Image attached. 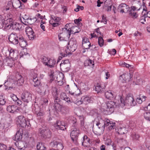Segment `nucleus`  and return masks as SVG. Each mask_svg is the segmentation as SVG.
Listing matches in <instances>:
<instances>
[{
    "instance_id": "0eeeda50",
    "label": "nucleus",
    "mask_w": 150,
    "mask_h": 150,
    "mask_svg": "<svg viewBox=\"0 0 150 150\" xmlns=\"http://www.w3.org/2000/svg\"><path fill=\"white\" fill-rule=\"evenodd\" d=\"M106 105V111L109 114H111L114 112V108L116 106L115 103L112 101H108Z\"/></svg>"
},
{
    "instance_id": "72a5a7b5",
    "label": "nucleus",
    "mask_w": 150,
    "mask_h": 150,
    "mask_svg": "<svg viewBox=\"0 0 150 150\" xmlns=\"http://www.w3.org/2000/svg\"><path fill=\"white\" fill-rule=\"evenodd\" d=\"M130 138L133 140L136 141L138 139L139 137V135L134 132H132L130 135Z\"/></svg>"
},
{
    "instance_id": "2f4dec72",
    "label": "nucleus",
    "mask_w": 150,
    "mask_h": 150,
    "mask_svg": "<svg viewBox=\"0 0 150 150\" xmlns=\"http://www.w3.org/2000/svg\"><path fill=\"white\" fill-rule=\"evenodd\" d=\"M85 66H89L93 67L94 65V62L91 59L86 60L84 63Z\"/></svg>"
},
{
    "instance_id": "09e8293b",
    "label": "nucleus",
    "mask_w": 150,
    "mask_h": 150,
    "mask_svg": "<svg viewBox=\"0 0 150 150\" xmlns=\"http://www.w3.org/2000/svg\"><path fill=\"white\" fill-rule=\"evenodd\" d=\"M61 110L64 112H67L68 110V107L67 106H62L61 107Z\"/></svg>"
},
{
    "instance_id": "aec40b11",
    "label": "nucleus",
    "mask_w": 150,
    "mask_h": 150,
    "mask_svg": "<svg viewBox=\"0 0 150 150\" xmlns=\"http://www.w3.org/2000/svg\"><path fill=\"white\" fill-rule=\"evenodd\" d=\"M10 97L11 99L15 103V104L18 105H20L22 104V101L18 99L15 94H11L10 95Z\"/></svg>"
},
{
    "instance_id": "a18cd8bd",
    "label": "nucleus",
    "mask_w": 150,
    "mask_h": 150,
    "mask_svg": "<svg viewBox=\"0 0 150 150\" xmlns=\"http://www.w3.org/2000/svg\"><path fill=\"white\" fill-rule=\"evenodd\" d=\"M49 58L45 56H44L42 58V62L45 65H46L47 64V63L49 60Z\"/></svg>"
},
{
    "instance_id": "9d476101",
    "label": "nucleus",
    "mask_w": 150,
    "mask_h": 150,
    "mask_svg": "<svg viewBox=\"0 0 150 150\" xmlns=\"http://www.w3.org/2000/svg\"><path fill=\"white\" fill-rule=\"evenodd\" d=\"M93 102V98L91 97L87 96H84L81 97L80 100L78 101V103L79 104L84 103L87 104L88 103H92Z\"/></svg>"
},
{
    "instance_id": "c756f323",
    "label": "nucleus",
    "mask_w": 150,
    "mask_h": 150,
    "mask_svg": "<svg viewBox=\"0 0 150 150\" xmlns=\"http://www.w3.org/2000/svg\"><path fill=\"white\" fill-rule=\"evenodd\" d=\"M12 26V29L20 30L22 29V26H23L22 24L14 22L13 25Z\"/></svg>"
},
{
    "instance_id": "338daca9",
    "label": "nucleus",
    "mask_w": 150,
    "mask_h": 150,
    "mask_svg": "<svg viewBox=\"0 0 150 150\" xmlns=\"http://www.w3.org/2000/svg\"><path fill=\"white\" fill-rule=\"evenodd\" d=\"M61 63H63L65 64H70L69 61L67 59L62 61Z\"/></svg>"
},
{
    "instance_id": "c85d7f7f",
    "label": "nucleus",
    "mask_w": 150,
    "mask_h": 150,
    "mask_svg": "<svg viewBox=\"0 0 150 150\" xmlns=\"http://www.w3.org/2000/svg\"><path fill=\"white\" fill-rule=\"evenodd\" d=\"M142 14V18L148 17L150 18V11H147L146 8H143Z\"/></svg>"
},
{
    "instance_id": "ea45409f",
    "label": "nucleus",
    "mask_w": 150,
    "mask_h": 150,
    "mask_svg": "<svg viewBox=\"0 0 150 150\" xmlns=\"http://www.w3.org/2000/svg\"><path fill=\"white\" fill-rule=\"evenodd\" d=\"M6 100L3 96H0V105H4L5 104Z\"/></svg>"
},
{
    "instance_id": "4468645a",
    "label": "nucleus",
    "mask_w": 150,
    "mask_h": 150,
    "mask_svg": "<svg viewBox=\"0 0 150 150\" xmlns=\"http://www.w3.org/2000/svg\"><path fill=\"white\" fill-rule=\"evenodd\" d=\"M129 6L125 3L121 4L118 8V9L120 11V13H127L129 11Z\"/></svg>"
},
{
    "instance_id": "774afa93",
    "label": "nucleus",
    "mask_w": 150,
    "mask_h": 150,
    "mask_svg": "<svg viewBox=\"0 0 150 150\" xmlns=\"http://www.w3.org/2000/svg\"><path fill=\"white\" fill-rule=\"evenodd\" d=\"M71 119L73 121L72 123H73V124L74 125H76H76L75 124L76 122V119L74 117H71Z\"/></svg>"
},
{
    "instance_id": "6ab92c4d",
    "label": "nucleus",
    "mask_w": 150,
    "mask_h": 150,
    "mask_svg": "<svg viewBox=\"0 0 150 150\" xmlns=\"http://www.w3.org/2000/svg\"><path fill=\"white\" fill-rule=\"evenodd\" d=\"M89 141V138L86 135H84L83 137L82 145L84 147H90V146L88 145Z\"/></svg>"
},
{
    "instance_id": "8fccbe9b",
    "label": "nucleus",
    "mask_w": 150,
    "mask_h": 150,
    "mask_svg": "<svg viewBox=\"0 0 150 150\" xmlns=\"http://www.w3.org/2000/svg\"><path fill=\"white\" fill-rule=\"evenodd\" d=\"M12 2L10 1H9L6 8V10L7 11L9 10L12 8Z\"/></svg>"
},
{
    "instance_id": "603ef678",
    "label": "nucleus",
    "mask_w": 150,
    "mask_h": 150,
    "mask_svg": "<svg viewBox=\"0 0 150 150\" xmlns=\"http://www.w3.org/2000/svg\"><path fill=\"white\" fill-rule=\"evenodd\" d=\"M24 81V80L23 78H21L19 80H17V83L19 84V85H22Z\"/></svg>"
},
{
    "instance_id": "58836bf2",
    "label": "nucleus",
    "mask_w": 150,
    "mask_h": 150,
    "mask_svg": "<svg viewBox=\"0 0 150 150\" xmlns=\"http://www.w3.org/2000/svg\"><path fill=\"white\" fill-rule=\"evenodd\" d=\"M118 133L119 134H123L127 132V130L125 127L120 128L118 130Z\"/></svg>"
},
{
    "instance_id": "0e129e2a",
    "label": "nucleus",
    "mask_w": 150,
    "mask_h": 150,
    "mask_svg": "<svg viewBox=\"0 0 150 150\" xmlns=\"http://www.w3.org/2000/svg\"><path fill=\"white\" fill-rule=\"evenodd\" d=\"M136 102L139 104H141L142 103L141 98L140 97L137 98L136 99Z\"/></svg>"
},
{
    "instance_id": "423d86ee",
    "label": "nucleus",
    "mask_w": 150,
    "mask_h": 150,
    "mask_svg": "<svg viewBox=\"0 0 150 150\" xmlns=\"http://www.w3.org/2000/svg\"><path fill=\"white\" fill-rule=\"evenodd\" d=\"M67 31L68 33L62 32L58 35L59 39L60 41H66L69 38L71 33V30L68 29Z\"/></svg>"
},
{
    "instance_id": "20e7f679",
    "label": "nucleus",
    "mask_w": 150,
    "mask_h": 150,
    "mask_svg": "<svg viewBox=\"0 0 150 150\" xmlns=\"http://www.w3.org/2000/svg\"><path fill=\"white\" fill-rule=\"evenodd\" d=\"M120 101L121 103L123 104V106L127 104L131 106H135L136 104L133 97L131 96H127L125 100L123 98H121Z\"/></svg>"
},
{
    "instance_id": "412c9836",
    "label": "nucleus",
    "mask_w": 150,
    "mask_h": 150,
    "mask_svg": "<svg viewBox=\"0 0 150 150\" xmlns=\"http://www.w3.org/2000/svg\"><path fill=\"white\" fill-rule=\"evenodd\" d=\"M105 98L111 100L115 96L113 92L111 90L105 92Z\"/></svg>"
},
{
    "instance_id": "864d4df0",
    "label": "nucleus",
    "mask_w": 150,
    "mask_h": 150,
    "mask_svg": "<svg viewBox=\"0 0 150 150\" xmlns=\"http://www.w3.org/2000/svg\"><path fill=\"white\" fill-rule=\"evenodd\" d=\"M107 20L106 17H105L104 15L102 16V20L100 21L101 22H103L105 24H106L107 23Z\"/></svg>"
},
{
    "instance_id": "c03bdc74",
    "label": "nucleus",
    "mask_w": 150,
    "mask_h": 150,
    "mask_svg": "<svg viewBox=\"0 0 150 150\" xmlns=\"http://www.w3.org/2000/svg\"><path fill=\"white\" fill-rule=\"evenodd\" d=\"M91 46V44L90 42H88L86 43L82 44V47L84 49H88Z\"/></svg>"
},
{
    "instance_id": "bb28decb",
    "label": "nucleus",
    "mask_w": 150,
    "mask_h": 150,
    "mask_svg": "<svg viewBox=\"0 0 150 150\" xmlns=\"http://www.w3.org/2000/svg\"><path fill=\"white\" fill-rule=\"evenodd\" d=\"M14 22H13V19L10 18L6 20L5 22H4V24H5L6 27L9 28H11V27L12 28Z\"/></svg>"
},
{
    "instance_id": "a19ab883",
    "label": "nucleus",
    "mask_w": 150,
    "mask_h": 150,
    "mask_svg": "<svg viewBox=\"0 0 150 150\" xmlns=\"http://www.w3.org/2000/svg\"><path fill=\"white\" fill-rule=\"evenodd\" d=\"M105 122H103V121H102L101 122H98L96 123V127H104L105 126V125H104Z\"/></svg>"
},
{
    "instance_id": "bf43d9fd",
    "label": "nucleus",
    "mask_w": 150,
    "mask_h": 150,
    "mask_svg": "<svg viewBox=\"0 0 150 150\" xmlns=\"http://www.w3.org/2000/svg\"><path fill=\"white\" fill-rule=\"evenodd\" d=\"M94 141L93 140L90 139H89V141L88 145L90 146V148L91 146L94 144Z\"/></svg>"
},
{
    "instance_id": "4c0bfd02",
    "label": "nucleus",
    "mask_w": 150,
    "mask_h": 150,
    "mask_svg": "<svg viewBox=\"0 0 150 150\" xmlns=\"http://www.w3.org/2000/svg\"><path fill=\"white\" fill-rule=\"evenodd\" d=\"M53 91H55L56 93V95L54 97V102L55 104L57 103V104H58V102L60 100L56 96V95H57V89L56 88H54Z\"/></svg>"
},
{
    "instance_id": "4be33fe9",
    "label": "nucleus",
    "mask_w": 150,
    "mask_h": 150,
    "mask_svg": "<svg viewBox=\"0 0 150 150\" xmlns=\"http://www.w3.org/2000/svg\"><path fill=\"white\" fill-rule=\"evenodd\" d=\"M104 125L105 126H108V128L110 130L114 129L115 127V123L110 121L109 120L107 119L105 121Z\"/></svg>"
},
{
    "instance_id": "393cba45",
    "label": "nucleus",
    "mask_w": 150,
    "mask_h": 150,
    "mask_svg": "<svg viewBox=\"0 0 150 150\" xmlns=\"http://www.w3.org/2000/svg\"><path fill=\"white\" fill-rule=\"evenodd\" d=\"M35 114L38 117H41L43 116L45 114V113L42 110H41L38 107L37 108L35 107L34 110Z\"/></svg>"
},
{
    "instance_id": "e433bc0d",
    "label": "nucleus",
    "mask_w": 150,
    "mask_h": 150,
    "mask_svg": "<svg viewBox=\"0 0 150 150\" xmlns=\"http://www.w3.org/2000/svg\"><path fill=\"white\" fill-rule=\"evenodd\" d=\"M5 21L4 18L2 15H0V28L3 27L5 25Z\"/></svg>"
},
{
    "instance_id": "ddd939ff",
    "label": "nucleus",
    "mask_w": 150,
    "mask_h": 150,
    "mask_svg": "<svg viewBox=\"0 0 150 150\" xmlns=\"http://www.w3.org/2000/svg\"><path fill=\"white\" fill-rule=\"evenodd\" d=\"M36 71H34L32 74L33 79V81L35 83V84L34 85L35 87H37V88L40 89V87L41 86V85H40V82L37 78V75L36 73Z\"/></svg>"
},
{
    "instance_id": "de8ad7c7",
    "label": "nucleus",
    "mask_w": 150,
    "mask_h": 150,
    "mask_svg": "<svg viewBox=\"0 0 150 150\" xmlns=\"http://www.w3.org/2000/svg\"><path fill=\"white\" fill-rule=\"evenodd\" d=\"M110 4V0H106L104 2V5L103 8L106 10V8Z\"/></svg>"
},
{
    "instance_id": "473e14b6",
    "label": "nucleus",
    "mask_w": 150,
    "mask_h": 150,
    "mask_svg": "<svg viewBox=\"0 0 150 150\" xmlns=\"http://www.w3.org/2000/svg\"><path fill=\"white\" fill-rule=\"evenodd\" d=\"M37 148L38 150H46V146L41 143H38L37 144Z\"/></svg>"
},
{
    "instance_id": "6e6d98bb",
    "label": "nucleus",
    "mask_w": 150,
    "mask_h": 150,
    "mask_svg": "<svg viewBox=\"0 0 150 150\" xmlns=\"http://www.w3.org/2000/svg\"><path fill=\"white\" fill-rule=\"evenodd\" d=\"M104 139L105 141L106 142L105 143L106 144H107L108 145L110 144L111 141L110 139H106L105 138H104Z\"/></svg>"
},
{
    "instance_id": "dca6fc26",
    "label": "nucleus",
    "mask_w": 150,
    "mask_h": 150,
    "mask_svg": "<svg viewBox=\"0 0 150 150\" xmlns=\"http://www.w3.org/2000/svg\"><path fill=\"white\" fill-rule=\"evenodd\" d=\"M12 2V7L16 9L19 8L22 9L23 8L24 6H22L21 2L19 0H13Z\"/></svg>"
},
{
    "instance_id": "6e6552de",
    "label": "nucleus",
    "mask_w": 150,
    "mask_h": 150,
    "mask_svg": "<svg viewBox=\"0 0 150 150\" xmlns=\"http://www.w3.org/2000/svg\"><path fill=\"white\" fill-rule=\"evenodd\" d=\"M39 134L42 137L45 139L49 138L51 136V132L50 129L47 127L45 129L40 130Z\"/></svg>"
},
{
    "instance_id": "9b49d317",
    "label": "nucleus",
    "mask_w": 150,
    "mask_h": 150,
    "mask_svg": "<svg viewBox=\"0 0 150 150\" xmlns=\"http://www.w3.org/2000/svg\"><path fill=\"white\" fill-rule=\"evenodd\" d=\"M50 144L52 146L56 147L58 150H62L64 148L63 144L60 140H54L51 142Z\"/></svg>"
},
{
    "instance_id": "a878e982",
    "label": "nucleus",
    "mask_w": 150,
    "mask_h": 150,
    "mask_svg": "<svg viewBox=\"0 0 150 150\" xmlns=\"http://www.w3.org/2000/svg\"><path fill=\"white\" fill-rule=\"evenodd\" d=\"M104 129V127L101 128L96 127L95 128H94L93 130L95 134L97 135H100L103 133Z\"/></svg>"
},
{
    "instance_id": "a211bd4d",
    "label": "nucleus",
    "mask_w": 150,
    "mask_h": 150,
    "mask_svg": "<svg viewBox=\"0 0 150 150\" xmlns=\"http://www.w3.org/2000/svg\"><path fill=\"white\" fill-rule=\"evenodd\" d=\"M23 132L22 129H19L16 134L14 140L17 141H20L22 138Z\"/></svg>"
},
{
    "instance_id": "5fc2aeb1",
    "label": "nucleus",
    "mask_w": 150,
    "mask_h": 150,
    "mask_svg": "<svg viewBox=\"0 0 150 150\" xmlns=\"http://www.w3.org/2000/svg\"><path fill=\"white\" fill-rule=\"evenodd\" d=\"M67 96L66 93L64 92L61 93L60 95L61 98L63 100Z\"/></svg>"
},
{
    "instance_id": "49530a36",
    "label": "nucleus",
    "mask_w": 150,
    "mask_h": 150,
    "mask_svg": "<svg viewBox=\"0 0 150 150\" xmlns=\"http://www.w3.org/2000/svg\"><path fill=\"white\" fill-rule=\"evenodd\" d=\"M19 111L18 108L16 106L12 105V108L11 113H14L15 112H18Z\"/></svg>"
},
{
    "instance_id": "37998d69",
    "label": "nucleus",
    "mask_w": 150,
    "mask_h": 150,
    "mask_svg": "<svg viewBox=\"0 0 150 150\" xmlns=\"http://www.w3.org/2000/svg\"><path fill=\"white\" fill-rule=\"evenodd\" d=\"M98 43L100 47L103 46L104 44V40L101 37H99L98 38Z\"/></svg>"
},
{
    "instance_id": "f704fd0d",
    "label": "nucleus",
    "mask_w": 150,
    "mask_h": 150,
    "mask_svg": "<svg viewBox=\"0 0 150 150\" xmlns=\"http://www.w3.org/2000/svg\"><path fill=\"white\" fill-rule=\"evenodd\" d=\"M69 30H71V32H72V33L75 34L77 33H79L80 31L79 28L77 26H75L73 27L68 29Z\"/></svg>"
},
{
    "instance_id": "69168bd1",
    "label": "nucleus",
    "mask_w": 150,
    "mask_h": 150,
    "mask_svg": "<svg viewBox=\"0 0 150 150\" xmlns=\"http://www.w3.org/2000/svg\"><path fill=\"white\" fill-rule=\"evenodd\" d=\"M69 26V24H66L65 26V27L64 28H63L62 29V30L63 31H64V30H66V33H68V32L67 31V30H68V29H67L68 27Z\"/></svg>"
},
{
    "instance_id": "f257e3e1",
    "label": "nucleus",
    "mask_w": 150,
    "mask_h": 150,
    "mask_svg": "<svg viewBox=\"0 0 150 150\" xmlns=\"http://www.w3.org/2000/svg\"><path fill=\"white\" fill-rule=\"evenodd\" d=\"M10 42L14 45L19 44L20 46L24 48L27 45V42L23 35L20 33H12L8 37Z\"/></svg>"
},
{
    "instance_id": "680f3d73",
    "label": "nucleus",
    "mask_w": 150,
    "mask_h": 150,
    "mask_svg": "<svg viewBox=\"0 0 150 150\" xmlns=\"http://www.w3.org/2000/svg\"><path fill=\"white\" fill-rule=\"evenodd\" d=\"M116 52V51L115 49L112 50L111 51H110L109 53L110 54L115 55Z\"/></svg>"
},
{
    "instance_id": "13d9d810",
    "label": "nucleus",
    "mask_w": 150,
    "mask_h": 150,
    "mask_svg": "<svg viewBox=\"0 0 150 150\" xmlns=\"http://www.w3.org/2000/svg\"><path fill=\"white\" fill-rule=\"evenodd\" d=\"M140 8L137 9L135 6H132L130 8V10L132 11V12H134V11L135 10L138 11L140 10Z\"/></svg>"
},
{
    "instance_id": "c9c22d12",
    "label": "nucleus",
    "mask_w": 150,
    "mask_h": 150,
    "mask_svg": "<svg viewBox=\"0 0 150 150\" xmlns=\"http://www.w3.org/2000/svg\"><path fill=\"white\" fill-rule=\"evenodd\" d=\"M48 75L50 78L49 82L51 83L54 79V71H53L50 70V72L48 73Z\"/></svg>"
},
{
    "instance_id": "e2e57ef3",
    "label": "nucleus",
    "mask_w": 150,
    "mask_h": 150,
    "mask_svg": "<svg viewBox=\"0 0 150 150\" xmlns=\"http://www.w3.org/2000/svg\"><path fill=\"white\" fill-rule=\"evenodd\" d=\"M12 105H9L7 107V110L8 112L11 113V111H12Z\"/></svg>"
},
{
    "instance_id": "f3484780",
    "label": "nucleus",
    "mask_w": 150,
    "mask_h": 150,
    "mask_svg": "<svg viewBox=\"0 0 150 150\" xmlns=\"http://www.w3.org/2000/svg\"><path fill=\"white\" fill-rule=\"evenodd\" d=\"M23 19L24 20L23 22L22 21L21 19V21L23 24L26 25H27V24L30 25L33 24L35 23L37 20L36 18H28L26 19H25L23 18Z\"/></svg>"
},
{
    "instance_id": "5701e85b",
    "label": "nucleus",
    "mask_w": 150,
    "mask_h": 150,
    "mask_svg": "<svg viewBox=\"0 0 150 150\" xmlns=\"http://www.w3.org/2000/svg\"><path fill=\"white\" fill-rule=\"evenodd\" d=\"M70 64H65L61 63L60 64V69L61 70L64 72H67L69 70Z\"/></svg>"
},
{
    "instance_id": "b1692460",
    "label": "nucleus",
    "mask_w": 150,
    "mask_h": 150,
    "mask_svg": "<svg viewBox=\"0 0 150 150\" xmlns=\"http://www.w3.org/2000/svg\"><path fill=\"white\" fill-rule=\"evenodd\" d=\"M105 87L104 86H102L99 83H97L95 88L96 91L98 93H102L104 92Z\"/></svg>"
},
{
    "instance_id": "052dcab7",
    "label": "nucleus",
    "mask_w": 150,
    "mask_h": 150,
    "mask_svg": "<svg viewBox=\"0 0 150 150\" xmlns=\"http://www.w3.org/2000/svg\"><path fill=\"white\" fill-rule=\"evenodd\" d=\"M82 21L81 19L79 18L78 19H76L74 20V22L75 23L79 24L80 23V21Z\"/></svg>"
},
{
    "instance_id": "7c9ffc66",
    "label": "nucleus",
    "mask_w": 150,
    "mask_h": 150,
    "mask_svg": "<svg viewBox=\"0 0 150 150\" xmlns=\"http://www.w3.org/2000/svg\"><path fill=\"white\" fill-rule=\"evenodd\" d=\"M9 56L12 58H16L17 56L16 53H15L14 50L13 49H11L8 50Z\"/></svg>"
},
{
    "instance_id": "2eb2a0df",
    "label": "nucleus",
    "mask_w": 150,
    "mask_h": 150,
    "mask_svg": "<svg viewBox=\"0 0 150 150\" xmlns=\"http://www.w3.org/2000/svg\"><path fill=\"white\" fill-rule=\"evenodd\" d=\"M54 127L57 129L62 130H64L66 129V125L64 124V123L59 121H57V123L54 124Z\"/></svg>"
},
{
    "instance_id": "7ed1b4c3",
    "label": "nucleus",
    "mask_w": 150,
    "mask_h": 150,
    "mask_svg": "<svg viewBox=\"0 0 150 150\" xmlns=\"http://www.w3.org/2000/svg\"><path fill=\"white\" fill-rule=\"evenodd\" d=\"M72 127L73 128L71 129L70 136L73 142L77 145L78 144V138L80 134V131L79 129L75 125L73 126Z\"/></svg>"
},
{
    "instance_id": "4d7b16f0",
    "label": "nucleus",
    "mask_w": 150,
    "mask_h": 150,
    "mask_svg": "<svg viewBox=\"0 0 150 150\" xmlns=\"http://www.w3.org/2000/svg\"><path fill=\"white\" fill-rule=\"evenodd\" d=\"M19 146V149H22L23 148H24L25 146H24L23 145L22 146H21L22 144H23V143L20 141L18 143Z\"/></svg>"
},
{
    "instance_id": "3c124183",
    "label": "nucleus",
    "mask_w": 150,
    "mask_h": 150,
    "mask_svg": "<svg viewBox=\"0 0 150 150\" xmlns=\"http://www.w3.org/2000/svg\"><path fill=\"white\" fill-rule=\"evenodd\" d=\"M0 150H7L6 146L3 144H0Z\"/></svg>"
},
{
    "instance_id": "f03ea898",
    "label": "nucleus",
    "mask_w": 150,
    "mask_h": 150,
    "mask_svg": "<svg viewBox=\"0 0 150 150\" xmlns=\"http://www.w3.org/2000/svg\"><path fill=\"white\" fill-rule=\"evenodd\" d=\"M67 44L68 46L66 47L67 49H65L66 53L63 54V53H61V54L63 57H66L67 55L71 54V52H74L77 48V42L75 38H71Z\"/></svg>"
},
{
    "instance_id": "39448f33",
    "label": "nucleus",
    "mask_w": 150,
    "mask_h": 150,
    "mask_svg": "<svg viewBox=\"0 0 150 150\" xmlns=\"http://www.w3.org/2000/svg\"><path fill=\"white\" fill-rule=\"evenodd\" d=\"M18 125L23 128H25L27 126L28 127L30 125L29 121H26L25 117L23 115H20L18 116L17 120Z\"/></svg>"
},
{
    "instance_id": "79ce46f5",
    "label": "nucleus",
    "mask_w": 150,
    "mask_h": 150,
    "mask_svg": "<svg viewBox=\"0 0 150 150\" xmlns=\"http://www.w3.org/2000/svg\"><path fill=\"white\" fill-rule=\"evenodd\" d=\"M129 16L133 18H136L137 17V14L134 12H132V11L130 10L129 11Z\"/></svg>"
},
{
    "instance_id": "cd10ccee",
    "label": "nucleus",
    "mask_w": 150,
    "mask_h": 150,
    "mask_svg": "<svg viewBox=\"0 0 150 150\" xmlns=\"http://www.w3.org/2000/svg\"><path fill=\"white\" fill-rule=\"evenodd\" d=\"M56 63V61L54 59H51L49 58V60L47 62V64L46 65L50 68L54 67Z\"/></svg>"
},
{
    "instance_id": "f8f14e48",
    "label": "nucleus",
    "mask_w": 150,
    "mask_h": 150,
    "mask_svg": "<svg viewBox=\"0 0 150 150\" xmlns=\"http://www.w3.org/2000/svg\"><path fill=\"white\" fill-rule=\"evenodd\" d=\"M25 31L29 39L31 40H33L35 36L32 28L29 27H27L25 28Z\"/></svg>"
},
{
    "instance_id": "1a4fd4ad",
    "label": "nucleus",
    "mask_w": 150,
    "mask_h": 150,
    "mask_svg": "<svg viewBox=\"0 0 150 150\" xmlns=\"http://www.w3.org/2000/svg\"><path fill=\"white\" fill-rule=\"evenodd\" d=\"M21 98L24 102L27 103L30 101L32 100L31 94L27 91L22 93L21 95Z\"/></svg>"
}]
</instances>
